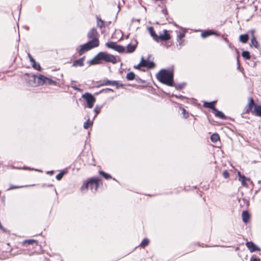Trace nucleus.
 Masks as SVG:
<instances>
[{
  "label": "nucleus",
  "instance_id": "f257e3e1",
  "mask_svg": "<svg viewBox=\"0 0 261 261\" xmlns=\"http://www.w3.org/2000/svg\"><path fill=\"white\" fill-rule=\"evenodd\" d=\"M23 79L28 85L33 87L44 85L55 86L57 85V82L41 74L37 76L32 74L25 73L23 76Z\"/></svg>",
  "mask_w": 261,
  "mask_h": 261
},
{
  "label": "nucleus",
  "instance_id": "f03ea898",
  "mask_svg": "<svg viewBox=\"0 0 261 261\" xmlns=\"http://www.w3.org/2000/svg\"><path fill=\"white\" fill-rule=\"evenodd\" d=\"M87 37L90 40L87 43L82 45L80 46V48L77 50V53L80 56L82 55L84 53L97 47L99 45V35L96 29H91L87 34Z\"/></svg>",
  "mask_w": 261,
  "mask_h": 261
},
{
  "label": "nucleus",
  "instance_id": "7ed1b4c3",
  "mask_svg": "<svg viewBox=\"0 0 261 261\" xmlns=\"http://www.w3.org/2000/svg\"><path fill=\"white\" fill-rule=\"evenodd\" d=\"M102 62L116 64L119 62V59L107 52L101 51L98 53L94 58L90 61V64H101Z\"/></svg>",
  "mask_w": 261,
  "mask_h": 261
},
{
  "label": "nucleus",
  "instance_id": "20e7f679",
  "mask_svg": "<svg viewBox=\"0 0 261 261\" xmlns=\"http://www.w3.org/2000/svg\"><path fill=\"white\" fill-rule=\"evenodd\" d=\"M102 185V180L97 177H92L84 181L81 187L82 192L87 191L89 188L92 191L96 192L100 185Z\"/></svg>",
  "mask_w": 261,
  "mask_h": 261
},
{
  "label": "nucleus",
  "instance_id": "39448f33",
  "mask_svg": "<svg viewBox=\"0 0 261 261\" xmlns=\"http://www.w3.org/2000/svg\"><path fill=\"white\" fill-rule=\"evenodd\" d=\"M158 80L163 84L169 86L173 85V72L167 69H162L156 74Z\"/></svg>",
  "mask_w": 261,
  "mask_h": 261
},
{
  "label": "nucleus",
  "instance_id": "423d86ee",
  "mask_svg": "<svg viewBox=\"0 0 261 261\" xmlns=\"http://www.w3.org/2000/svg\"><path fill=\"white\" fill-rule=\"evenodd\" d=\"M155 64L149 60H145L143 57H142L140 63L134 66V68L136 69L145 71V70L144 68L147 69H150L155 67Z\"/></svg>",
  "mask_w": 261,
  "mask_h": 261
},
{
  "label": "nucleus",
  "instance_id": "0eeeda50",
  "mask_svg": "<svg viewBox=\"0 0 261 261\" xmlns=\"http://www.w3.org/2000/svg\"><path fill=\"white\" fill-rule=\"evenodd\" d=\"M22 246L27 248L30 254H33L35 251L34 249L38 246V242L34 239L25 240L22 242Z\"/></svg>",
  "mask_w": 261,
  "mask_h": 261
},
{
  "label": "nucleus",
  "instance_id": "6e6552de",
  "mask_svg": "<svg viewBox=\"0 0 261 261\" xmlns=\"http://www.w3.org/2000/svg\"><path fill=\"white\" fill-rule=\"evenodd\" d=\"M82 97L86 102L87 107L92 108L96 101V98L91 93L86 92L82 95Z\"/></svg>",
  "mask_w": 261,
  "mask_h": 261
},
{
  "label": "nucleus",
  "instance_id": "1a4fd4ad",
  "mask_svg": "<svg viewBox=\"0 0 261 261\" xmlns=\"http://www.w3.org/2000/svg\"><path fill=\"white\" fill-rule=\"evenodd\" d=\"M108 85L115 86L117 89H118L120 87L124 88L125 86L123 84L119 83L118 81L105 80L100 82V83L98 86V87H102Z\"/></svg>",
  "mask_w": 261,
  "mask_h": 261
},
{
  "label": "nucleus",
  "instance_id": "9d476101",
  "mask_svg": "<svg viewBox=\"0 0 261 261\" xmlns=\"http://www.w3.org/2000/svg\"><path fill=\"white\" fill-rule=\"evenodd\" d=\"M170 39L171 35L169 31L167 30H164L162 32L160 33L159 35H158L156 41H167L169 40Z\"/></svg>",
  "mask_w": 261,
  "mask_h": 261
},
{
  "label": "nucleus",
  "instance_id": "9b49d317",
  "mask_svg": "<svg viewBox=\"0 0 261 261\" xmlns=\"http://www.w3.org/2000/svg\"><path fill=\"white\" fill-rule=\"evenodd\" d=\"M248 99V102L245 107V113L246 114H249L250 113L252 114L253 109H254L257 104L255 103L253 98L249 97Z\"/></svg>",
  "mask_w": 261,
  "mask_h": 261
},
{
  "label": "nucleus",
  "instance_id": "f8f14e48",
  "mask_svg": "<svg viewBox=\"0 0 261 261\" xmlns=\"http://www.w3.org/2000/svg\"><path fill=\"white\" fill-rule=\"evenodd\" d=\"M216 35L217 36H220V34L218 33L217 32L215 31L214 30H207L203 31L201 34V36L203 38H205L211 35Z\"/></svg>",
  "mask_w": 261,
  "mask_h": 261
},
{
  "label": "nucleus",
  "instance_id": "ddd939ff",
  "mask_svg": "<svg viewBox=\"0 0 261 261\" xmlns=\"http://www.w3.org/2000/svg\"><path fill=\"white\" fill-rule=\"evenodd\" d=\"M250 33L251 34L250 46H253L256 48H258L259 47V45L254 35L255 31L251 30L250 31Z\"/></svg>",
  "mask_w": 261,
  "mask_h": 261
},
{
  "label": "nucleus",
  "instance_id": "4468645a",
  "mask_svg": "<svg viewBox=\"0 0 261 261\" xmlns=\"http://www.w3.org/2000/svg\"><path fill=\"white\" fill-rule=\"evenodd\" d=\"M246 245L248 249L250 250L251 252H253L256 251H260V249L258 248L255 244H254L252 242H247L246 243Z\"/></svg>",
  "mask_w": 261,
  "mask_h": 261
},
{
  "label": "nucleus",
  "instance_id": "2eb2a0df",
  "mask_svg": "<svg viewBox=\"0 0 261 261\" xmlns=\"http://www.w3.org/2000/svg\"><path fill=\"white\" fill-rule=\"evenodd\" d=\"M216 103V101H213L212 102H204L203 106L205 108L211 109L214 112L216 109L215 107V104Z\"/></svg>",
  "mask_w": 261,
  "mask_h": 261
},
{
  "label": "nucleus",
  "instance_id": "dca6fc26",
  "mask_svg": "<svg viewBox=\"0 0 261 261\" xmlns=\"http://www.w3.org/2000/svg\"><path fill=\"white\" fill-rule=\"evenodd\" d=\"M137 45V43H136L134 44H128L127 46H126V50H125V51L126 53H133L136 50Z\"/></svg>",
  "mask_w": 261,
  "mask_h": 261
},
{
  "label": "nucleus",
  "instance_id": "f3484780",
  "mask_svg": "<svg viewBox=\"0 0 261 261\" xmlns=\"http://www.w3.org/2000/svg\"><path fill=\"white\" fill-rule=\"evenodd\" d=\"M252 114L256 116H261V106L257 104L253 109Z\"/></svg>",
  "mask_w": 261,
  "mask_h": 261
},
{
  "label": "nucleus",
  "instance_id": "a211bd4d",
  "mask_svg": "<svg viewBox=\"0 0 261 261\" xmlns=\"http://www.w3.org/2000/svg\"><path fill=\"white\" fill-rule=\"evenodd\" d=\"M84 60L85 57H83L78 60L74 61L73 62V66L74 67L83 66L84 65Z\"/></svg>",
  "mask_w": 261,
  "mask_h": 261
},
{
  "label": "nucleus",
  "instance_id": "6ab92c4d",
  "mask_svg": "<svg viewBox=\"0 0 261 261\" xmlns=\"http://www.w3.org/2000/svg\"><path fill=\"white\" fill-rule=\"evenodd\" d=\"M242 216L243 221L244 223H247L249 221L250 216L247 211H243L242 214Z\"/></svg>",
  "mask_w": 261,
  "mask_h": 261
},
{
  "label": "nucleus",
  "instance_id": "aec40b11",
  "mask_svg": "<svg viewBox=\"0 0 261 261\" xmlns=\"http://www.w3.org/2000/svg\"><path fill=\"white\" fill-rule=\"evenodd\" d=\"M215 115L219 117L222 119H226V117L225 116V115L221 111H219L217 109H215V110L214 111Z\"/></svg>",
  "mask_w": 261,
  "mask_h": 261
},
{
  "label": "nucleus",
  "instance_id": "412c9836",
  "mask_svg": "<svg viewBox=\"0 0 261 261\" xmlns=\"http://www.w3.org/2000/svg\"><path fill=\"white\" fill-rule=\"evenodd\" d=\"M239 40L241 42L246 43L249 40V36L248 34H242L239 37Z\"/></svg>",
  "mask_w": 261,
  "mask_h": 261
},
{
  "label": "nucleus",
  "instance_id": "4be33fe9",
  "mask_svg": "<svg viewBox=\"0 0 261 261\" xmlns=\"http://www.w3.org/2000/svg\"><path fill=\"white\" fill-rule=\"evenodd\" d=\"M149 242H150V241L148 239H147V238L144 239L139 246L141 248H144L145 247H146L147 246H148L149 245Z\"/></svg>",
  "mask_w": 261,
  "mask_h": 261
},
{
  "label": "nucleus",
  "instance_id": "5701e85b",
  "mask_svg": "<svg viewBox=\"0 0 261 261\" xmlns=\"http://www.w3.org/2000/svg\"><path fill=\"white\" fill-rule=\"evenodd\" d=\"M99 174L100 175L102 176L106 179H109L112 178V176L111 175H110V174L105 172L103 171H99ZM113 179L114 180H116L115 178H113Z\"/></svg>",
  "mask_w": 261,
  "mask_h": 261
},
{
  "label": "nucleus",
  "instance_id": "b1692460",
  "mask_svg": "<svg viewBox=\"0 0 261 261\" xmlns=\"http://www.w3.org/2000/svg\"><path fill=\"white\" fill-rule=\"evenodd\" d=\"M238 174L239 175V180L241 182L242 185L243 186H245L246 185V182H245V180H246V177L243 175H241V172L240 171H239L238 172Z\"/></svg>",
  "mask_w": 261,
  "mask_h": 261
},
{
  "label": "nucleus",
  "instance_id": "393cba45",
  "mask_svg": "<svg viewBox=\"0 0 261 261\" xmlns=\"http://www.w3.org/2000/svg\"><path fill=\"white\" fill-rule=\"evenodd\" d=\"M148 30L151 36L153 38V39L156 41V38H158V35L155 33L153 27H149L148 28Z\"/></svg>",
  "mask_w": 261,
  "mask_h": 261
},
{
  "label": "nucleus",
  "instance_id": "a878e982",
  "mask_svg": "<svg viewBox=\"0 0 261 261\" xmlns=\"http://www.w3.org/2000/svg\"><path fill=\"white\" fill-rule=\"evenodd\" d=\"M211 140L212 142L216 143L218 141L220 140V137L218 134L215 133L211 135Z\"/></svg>",
  "mask_w": 261,
  "mask_h": 261
},
{
  "label": "nucleus",
  "instance_id": "bb28decb",
  "mask_svg": "<svg viewBox=\"0 0 261 261\" xmlns=\"http://www.w3.org/2000/svg\"><path fill=\"white\" fill-rule=\"evenodd\" d=\"M135 74L133 72H128L126 75V79L127 81H132L135 79Z\"/></svg>",
  "mask_w": 261,
  "mask_h": 261
},
{
  "label": "nucleus",
  "instance_id": "cd10ccee",
  "mask_svg": "<svg viewBox=\"0 0 261 261\" xmlns=\"http://www.w3.org/2000/svg\"><path fill=\"white\" fill-rule=\"evenodd\" d=\"M114 50L117 51L119 53L125 52V48L123 46L116 44Z\"/></svg>",
  "mask_w": 261,
  "mask_h": 261
},
{
  "label": "nucleus",
  "instance_id": "c85d7f7f",
  "mask_svg": "<svg viewBox=\"0 0 261 261\" xmlns=\"http://www.w3.org/2000/svg\"><path fill=\"white\" fill-rule=\"evenodd\" d=\"M31 63H32V67L34 69H35L38 71H41V67L40 65H39V64L36 63L35 60H34V61L32 62Z\"/></svg>",
  "mask_w": 261,
  "mask_h": 261
},
{
  "label": "nucleus",
  "instance_id": "c756f323",
  "mask_svg": "<svg viewBox=\"0 0 261 261\" xmlns=\"http://www.w3.org/2000/svg\"><path fill=\"white\" fill-rule=\"evenodd\" d=\"M97 25L98 27L102 28L105 27V22L100 18L97 17Z\"/></svg>",
  "mask_w": 261,
  "mask_h": 261
},
{
  "label": "nucleus",
  "instance_id": "7c9ffc66",
  "mask_svg": "<svg viewBox=\"0 0 261 261\" xmlns=\"http://www.w3.org/2000/svg\"><path fill=\"white\" fill-rule=\"evenodd\" d=\"M92 122H91L90 119H88L86 122L84 123V128L85 129H88L90 126L92 125Z\"/></svg>",
  "mask_w": 261,
  "mask_h": 261
},
{
  "label": "nucleus",
  "instance_id": "2f4dec72",
  "mask_svg": "<svg viewBox=\"0 0 261 261\" xmlns=\"http://www.w3.org/2000/svg\"><path fill=\"white\" fill-rule=\"evenodd\" d=\"M116 44L117 43L116 42H109L106 43V45L108 48L114 49L115 47Z\"/></svg>",
  "mask_w": 261,
  "mask_h": 261
},
{
  "label": "nucleus",
  "instance_id": "473e14b6",
  "mask_svg": "<svg viewBox=\"0 0 261 261\" xmlns=\"http://www.w3.org/2000/svg\"><path fill=\"white\" fill-rule=\"evenodd\" d=\"M242 57L245 58V59L249 60L250 59V53L248 51H243L242 53Z\"/></svg>",
  "mask_w": 261,
  "mask_h": 261
},
{
  "label": "nucleus",
  "instance_id": "72a5a7b5",
  "mask_svg": "<svg viewBox=\"0 0 261 261\" xmlns=\"http://www.w3.org/2000/svg\"><path fill=\"white\" fill-rule=\"evenodd\" d=\"M179 109L182 112V114L183 115L184 118H187L189 117V113H188V112L184 108L180 107Z\"/></svg>",
  "mask_w": 261,
  "mask_h": 261
},
{
  "label": "nucleus",
  "instance_id": "f704fd0d",
  "mask_svg": "<svg viewBox=\"0 0 261 261\" xmlns=\"http://www.w3.org/2000/svg\"><path fill=\"white\" fill-rule=\"evenodd\" d=\"M66 173V172L64 171H61L59 173H58L57 175H56V179L58 180H60L63 177V176Z\"/></svg>",
  "mask_w": 261,
  "mask_h": 261
},
{
  "label": "nucleus",
  "instance_id": "c9c22d12",
  "mask_svg": "<svg viewBox=\"0 0 261 261\" xmlns=\"http://www.w3.org/2000/svg\"><path fill=\"white\" fill-rule=\"evenodd\" d=\"M28 186H14V185H10V187L9 188V190H12L16 189H19V188H22L24 187H27Z\"/></svg>",
  "mask_w": 261,
  "mask_h": 261
},
{
  "label": "nucleus",
  "instance_id": "e433bc0d",
  "mask_svg": "<svg viewBox=\"0 0 261 261\" xmlns=\"http://www.w3.org/2000/svg\"><path fill=\"white\" fill-rule=\"evenodd\" d=\"M101 106H96L94 109V111L95 112V117L98 114H99L101 111Z\"/></svg>",
  "mask_w": 261,
  "mask_h": 261
},
{
  "label": "nucleus",
  "instance_id": "4c0bfd02",
  "mask_svg": "<svg viewBox=\"0 0 261 261\" xmlns=\"http://www.w3.org/2000/svg\"><path fill=\"white\" fill-rule=\"evenodd\" d=\"M162 13L164 15V16H165V18H166V19L168 20L169 15H168L167 9L166 8L163 9L162 10Z\"/></svg>",
  "mask_w": 261,
  "mask_h": 261
},
{
  "label": "nucleus",
  "instance_id": "58836bf2",
  "mask_svg": "<svg viewBox=\"0 0 261 261\" xmlns=\"http://www.w3.org/2000/svg\"><path fill=\"white\" fill-rule=\"evenodd\" d=\"M222 175L225 178H228L229 177V173L227 170H225L222 172Z\"/></svg>",
  "mask_w": 261,
  "mask_h": 261
},
{
  "label": "nucleus",
  "instance_id": "ea45409f",
  "mask_svg": "<svg viewBox=\"0 0 261 261\" xmlns=\"http://www.w3.org/2000/svg\"><path fill=\"white\" fill-rule=\"evenodd\" d=\"M185 37V34L184 33H180L178 35H177V38L178 39H179V40H181L182 38H184V37Z\"/></svg>",
  "mask_w": 261,
  "mask_h": 261
},
{
  "label": "nucleus",
  "instance_id": "a19ab883",
  "mask_svg": "<svg viewBox=\"0 0 261 261\" xmlns=\"http://www.w3.org/2000/svg\"><path fill=\"white\" fill-rule=\"evenodd\" d=\"M109 92H113V90L110 88H106L100 91V92L108 93Z\"/></svg>",
  "mask_w": 261,
  "mask_h": 261
},
{
  "label": "nucleus",
  "instance_id": "79ce46f5",
  "mask_svg": "<svg viewBox=\"0 0 261 261\" xmlns=\"http://www.w3.org/2000/svg\"><path fill=\"white\" fill-rule=\"evenodd\" d=\"M250 261H260V259L258 257H255L252 256L250 258Z\"/></svg>",
  "mask_w": 261,
  "mask_h": 261
},
{
  "label": "nucleus",
  "instance_id": "37998d69",
  "mask_svg": "<svg viewBox=\"0 0 261 261\" xmlns=\"http://www.w3.org/2000/svg\"><path fill=\"white\" fill-rule=\"evenodd\" d=\"M28 57H29V58L30 61V62H34V60H35V59L32 57V56L31 55V54H29H29H28Z\"/></svg>",
  "mask_w": 261,
  "mask_h": 261
},
{
  "label": "nucleus",
  "instance_id": "c03bdc74",
  "mask_svg": "<svg viewBox=\"0 0 261 261\" xmlns=\"http://www.w3.org/2000/svg\"><path fill=\"white\" fill-rule=\"evenodd\" d=\"M0 229H1V230H3V232H7V229H5V228L3 226V225H2V224H1V223H0Z\"/></svg>",
  "mask_w": 261,
  "mask_h": 261
},
{
  "label": "nucleus",
  "instance_id": "a18cd8bd",
  "mask_svg": "<svg viewBox=\"0 0 261 261\" xmlns=\"http://www.w3.org/2000/svg\"><path fill=\"white\" fill-rule=\"evenodd\" d=\"M48 173H50V174L51 175V174H53L54 171H49Z\"/></svg>",
  "mask_w": 261,
  "mask_h": 261
}]
</instances>
